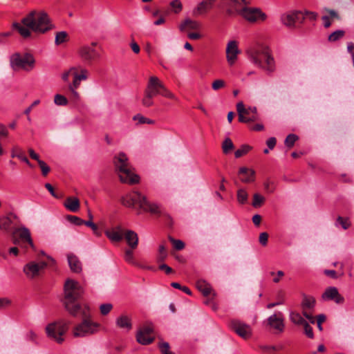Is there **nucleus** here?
Returning <instances> with one entry per match:
<instances>
[{
	"instance_id": "obj_1",
	"label": "nucleus",
	"mask_w": 354,
	"mask_h": 354,
	"mask_svg": "<svg viewBox=\"0 0 354 354\" xmlns=\"http://www.w3.org/2000/svg\"><path fill=\"white\" fill-rule=\"evenodd\" d=\"M23 26L14 23L13 28L24 38L30 37V30L39 33H44L51 29V25L47 14L44 12H30L21 20Z\"/></svg>"
},
{
	"instance_id": "obj_2",
	"label": "nucleus",
	"mask_w": 354,
	"mask_h": 354,
	"mask_svg": "<svg viewBox=\"0 0 354 354\" xmlns=\"http://www.w3.org/2000/svg\"><path fill=\"white\" fill-rule=\"evenodd\" d=\"M64 292L62 303L65 309L71 315L77 317L78 312L87 307L79 303L83 294L82 287L77 281L68 279L64 283Z\"/></svg>"
},
{
	"instance_id": "obj_3",
	"label": "nucleus",
	"mask_w": 354,
	"mask_h": 354,
	"mask_svg": "<svg viewBox=\"0 0 354 354\" xmlns=\"http://www.w3.org/2000/svg\"><path fill=\"white\" fill-rule=\"evenodd\" d=\"M115 171L123 183L133 185L139 182V176L133 172L129 158L123 152L115 156L113 160Z\"/></svg>"
},
{
	"instance_id": "obj_4",
	"label": "nucleus",
	"mask_w": 354,
	"mask_h": 354,
	"mask_svg": "<svg viewBox=\"0 0 354 354\" xmlns=\"http://www.w3.org/2000/svg\"><path fill=\"white\" fill-rule=\"evenodd\" d=\"M104 233L113 242H120L124 239L129 248L136 249L138 247V234L133 230L124 229L120 225H117L106 230Z\"/></svg>"
},
{
	"instance_id": "obj_5",
	"label": "nucleus",
	"mask_w": 354,
	"mask_h": 354,
	"mask_svg": "<svg viewBox=\"0 0 354 354\" xmlns=\"http://www.w3.org/2000/svg\"><path fill=\"white\" fill-rule=\"evenodd\" d=\"M77 317L82 318V322L73 328V333L75 337H86L97 333L100 325L91 320L88 307H84L80 310Z\"/></svg>"
},
{
	"instance_id": "obj_6",
	"label": "nucleus",
	"mask_w": 354,
	"mask_h": 354,
	"mask_svg": "<svg viewBox=\"0 0 354 354\" xmlns=\"http://www.w3.org/2000/svg\"><path fill=\"white\" fill-rule=\"evenodd\" d=\"M249 57L254 64L268 73H270L275 71V62L268 47H261L251 51Z\"/></svg>"
},
{
	"instance_id": "obj_7",
	"label": "nucleus",
	"mask_w": 354,
	"mask_h": 354,
	"mask_svg": "<svg viewBox=\"0 0 354 354\" xmlns=\"http://www.w3.org/2000/svg\"><path fill=\"white\" fill-rule=\"evenodd\" d=\"M120 202L127 207H135L137 205L138 206V214L140 213L141 210L151 213H153L155 211L153 206L148 201L146 196L138 192L126 194L121 197Z\"/></svg>"
},
{
	"instance_id": "obj_8",
	"label": "nucleus",
	"mask_w": 354,
	"mask_h": 354,
	"mask_svg": "<svg viewBox=\"0 0 354 354\" xmlns=\"http://www.w3.org/2000/svg\"><path fill=\"white\" fill-rule=\"evenodd\" d=\"M71 322L66 319H59L48 324L46 327L47 335L60 344L64 341L62 336L68 330Z\"/></svg>"
},
{
	"instance_id": "obj_9",
	"label": "nucleus",
	"mask_w": 354,
	"mask_h": 354,
	"mask_svg": "<svg viewBox=\"0 0 354 354\" xmlns=\"http://www.w3.org/2000/svg\"><path fill=\"white\" fill-rule=\"evenodd\" d=\"M34 62L33 57L28 53L21 55L19 53H15L10 58V67L14 71L20 69L28 71L33 67Z\"/></svg>"
},
{
	"instance_id": "obj_10",
	"label": "nucleus",
	"mask_w": 354,
	"mask_h": 354,
	"mask_svg": "<svg viewBox=\"0 0 354 354\" xmlns=\"http://www.w3.org/2000/svg\"><path fill=\"white\" fill-rule=\"evenodd\" d=\"M97 43L93 41L91 45H84L81 46L78 50V55L80 58L88 65L97 62L101 57V54L95 47Z\"/></svg>"
},
{
	"instance_id": "obj_11",
	"label": "nucleus",
	"mask_w": 354,
	"mask_h": 354,
	"mask_svg": "<svg viewBox=\"0 0 354 354\" xmlns=\"http://www.w3.org/2000/svg\"><path fill=\"white\" fill-rule=\"evenodd\" d=\"M49 263L46 261H40L37 263L35 261H30L25 265L24 272L26 275L30 279H34L40 275L41 271L46 268L48 265H52L55 263L54 259L50 257H47Z\"/></svg>"
},
{
	"instance_id": "obj_12",
	"label": "nucleus",
	"mask_w": 354,
	"mask_h": 354,
	"mask_svg": "<svg viewBox=\"0 0 354 354\" xmlns=\"http://www.w3.org/2000/svg\"><path fill=\"white\" fill-rule=\"evenodd\" d=\"M236 111L240 122L248 123L255 122L259 120L257 110L255 106L245 108L243 102H239L236 104Z\"/></svg>"
},
{
	"instance_id": "obj_13",
	"label": "nucleus",
	"mask_w": 354,
	"mask_h": 354,
	"mask_svg": "<svg viewBox=\"0 0 354 354\" xmlns=\"http://www.w3.org/2000/svg\"><path fill=\"white\" fill-rule=\"evenodd\" d=\"M246 21L254 23L257 21H264L266 15L260 9L255 8L244 7L239 14Z\"/></svg>"
},
{
	"instance_id": "obj_14",
	"label": "nucleus",
	"mask_w": 354,
	"mask_h": 354,
	"mask_svg": "<svg viewBox=\"0 0 354 354\" xmlns=\"http://www.w3.org/2000/svg\"><path fill=\"white\" fill-rule=\"evenodd\" d=\"M230 328L244 339H249L252 335L251 327L237 319H232L230 323Z\"/></svg>"
},
{
	"instance_id": "obj_15",
	"label": "nucleus",
	"mask_w": 354,
	"mask_h": 354,
	"mask_svg": "<svg viewBox=\"0 0 354 354\" xmlns=\"http://www.w3.org/2000/svg\"><path fill=\"white\" fill-rule=\"evenodd\" d=\"M281 20L286 26L294 28L297 23L301 24L303 22L304 16L302 12L295 11L283 15L281 17Z\"/></svg>"
},
{
	"instance_id": "obj_16",
	"label": "nucleus",
	"mask_w": 354,
	"mask_h": 354,
	"mask_svg": "<svg viewBox=\"0 0 354 354\" xmlns=\"http://www.w3.org/2000/svg\"><path fill=\"white\" fill-rule=\"evenodd\" d=\"M268 325L277 333H283L285 328L283 314L278 312L270 316L267 319Z\"/></svg>"
},
{
	"instance_id": "obj_17",
	"label": "nucleus",
	"mask_w": 354,
	"mask_h": 354,
	"mask_svg": "<svg viewBox=\"0 0 354 354\" xmlns=\"http://www.w3.org/2000/svg\"><path fill=\"white\" fill-rule=\"evenodd\" d=\"M155 95V77H150L147 88L145 91L142 99V104L145 107H149L153 104V97Z\"/></svg>"
},
{
	"instance_id": "obj_18",
	"label": "nucleus",
	"mask_w": 354,
	"mask_h": 354,
	"mask_svg": "<svg viewBox=\"0 0 354 354\" xmlns=\"http://www.w3.org/2000/svg\"><path fill=\"white\" fill-rule=\"evenodd\" d=\"M250 4V0H229L227 13L229 15H239L244 7Z\"/></svg>"
},
{
	"instance_id": "obj_19",
	"label": "nucleus",
	"mask_w": 354,
	"mask_h": 354,
	"mask_svg": "<svg viewBox=\"0 0 354 354\" xmlns=\"http://www.w3.org/2000/svg\"><path fill=\"white\" fill-rule=\"evenodd\" d=\"M153 333V328L151 327L139 329L136 335L137 341L143 345L151 344L154 339Z\"/></svg>"
},
{
	"instance_id": "obj_20",
	"label": "nucleus",
	"mask_w": 354,
	"mask_h": 354,
	"mask_svg": "<svg viewBox=\"0 0 354 354\" xmlns=\"http://www.w3.org/2000/svg\"><path fill=\"white\" fill-rule=\"evenodd\" d=\"M240 53L238 48V44L236 41L232 40L228 42L226 48V57L228 64L232 66L237 59V55Z\"/></svg>"
},
{
	"instance_id": "obj_21",
	"label": "nucleus",
	"mask_w": 354,
	"mask_h": 354,
	"mask_svg": "<svg viewBox=\"0 0 354 354\" xmlns=\"http://www.w3.org/2000/svg\"><path fill=\"white\" fill-rule=\"evenodd\" d=\"M13 232L16 233L19 239L21 241L22 244H24L26 246V245H29L32 248H34L35 245L30 236V232L28 228L25 227L16 228Z\"/></svg>"
},
{
	"instance_id": "obj_22",
	"label": "nucleus",
	"mask_w": 354,
	"mask_h": 354,
	"mask_svg": "<svg viewBox=\"0 0 354 354\" xmlns=\"http://www.w3.org/2000/svg\"><path fill=\"white\" fill-rule=\"evenodd\" d=\"M324 300H334L337 304L344 302V297H342L335 287H328L326 289L322 296Z\"/></svg>"
},
{
	"instance_id": "obj_23",
	"label": "nucleus",
	"mask_w": 354,
	"mask_h": 354,
	"mask_svg": "<svg viewBox=\"0 0 354 354\" xmlns=\"http://www.w3.org/2000/svg\"><path fill=\"white\" fill-rule=\"evenodd\" d=\"M239 174L243 175L241 180L244 183H250L255 180V171L254 169L242 167L239 170Z\"/></svg>"
},
{
	"instance_id": "obj_24",
	"label": "nucleus",
	"mask_w": 354,
	"mask_h": 354,
	"mask_svg": "<svg viewBox=\"0 0 354 354\" xmlns=\"http://www.w3.org/2000/svg\"><path fill=\"white\" fill-rule=\"evenodd\" d=\"M115 324L118 328L124 329L127 331L132 329L131 319L126 315L119 316L115 320Z\"/></svg>"
},
{
	"instance_id": "obj_25",
	"label": "nucleus",
	"mask_w": 354,
	"mask_h": 354,
	"mask_svg": "<svg viewBox=\"0 0 354 354\" xmlns=\"http://www.w3.org/2000/svg\"><path fill=\"white\" fill-rule=\"evenodd\" d=\"M64 206L72 212H77L80 207V203L76 197H68L64 202Z\"/></svg>"
},
{
	"instance_id": "obj_26",
	"label": "nucleus",
	"mask_w": 354,
	"mask_h": 354,
	"mask_svg": "<svg viewBox=\"0 0 354 354\" xmlns=\"http://www.w3.org/2000/svg\"><path fill=\"white\" fill-rule=\"evenodd\" d=\"M68 262L71 270L74 272H80L82 270L81 263L76 256L70 254L67 257Z\"/></svg>"
},
{
	"instance_id": "obj_27",
	"label": "nucleus",
	"mask_w": 354,
	"mask_h": 354,
	"mask_svg": "<svg viewBox=\"0 0 354 354\" xmlns=\"http://www.w3.org/2000/svg\"><path fill=\"white\" fill-rule=\"evenodd\" d=\"M15 216L12 214L0 218V230L8 232L11 229V225Z\"/></svg>"
},
{
	"instance_id": "obj_28",
	"label": "nucleus",
	"mask_w": 354,
	"mask_h": 354,
	"mask_svg": "<svg viewBox=\"0 0 354 354\" xmlns=\"http://www.w3.org/2000/svg\"><path fill=\"white\" fill-rule=\"evenodd\" d=\"M196 288L205 297L209 295L212 291L211 286L206 281L202 279L197 281Z\"/></svg>"
},
{
	"instance_id": "obj_29",
	"label": "nucleus",
	"mask_w": 354,
	"mask_h": 354,
	"mask_svg": "<svg viewBox=\"0 0 354 354\" xmlns=\"http://www.w3.org/2000/svg\"><path fill=\"white\" fill-rule=\"evenodd\" d=\"M133 250L134 249H131V248H128V249L125 250L124 255V258L125 261L127 262H128L129 263L133 264V265L136 266L138 267H140V268H145V267L142 264L137 262L134 259L133 252Z\"/></svg>"
},
{
	"instance_id": "obj_30",
	"label": "nucleus",
	"mask_w": 354,
	"mask_h": 354,
	"mask_svg": "<svg viewBox=\"0 0 354 354\" xmlns=\"http://www.w3.org/2000/svg\"><path fill=\"white\" fill-rule=\"evenodd\" d=\"M187 27L192 30H198L200 28L201 25L196 21L187 19L179 26V29L183 32Z\"/></svg>"
},
{
	"instance_id": "obj_31",
	"label": "nucleus",
	"mask_w": 354,
	"mask_h": 354,
	"mask_svg": "<svg viewBox=\"0 0 354 354\" xmlns=\"http://www.w3.org/2000/svg\"><path fill=\"white\" fill-rule=\"evenodd\" d=\"M156 94L161 95L169 98H174V95L164 87L161 82L156 77Z\"/></svg>"
},
{
	"instance_id": "obj_32",
	"label": "nucleus",
	"mask_w": 354,
	"mask_h": 354,
	"mask_svg": "<svg viewBox=\"0 0 354 354\" xmlns=\"http://www.w3.org/2000/svg\"><path fill=\"white\" fill-rule=\"evenodd\" d=\"M315 299L313 297H308V296H304L302 302H301V307L304 310H310L313 309L315 307Z\"/></svg>"
},
{
	"instance_id": "obj_33",
	"label": "nucleus",
	"mask_w": 354,
	"mask_h": 354,
	"mask_svg": "<svg viewBox=\"0 0 354 354\" xmlns=\"http://www.w3.org/2000/svg\"><path fill=\"white\" fill-rule=\"evenodd\" d=\"M212 8V3L208 2L207 0L201 1L194 10V14L200 15L205 12L207 10Z\"/></svg>"
},
{
	"instance_id": "obj_34",
	"label": "nucleus",
	"mask_w": 354,
	"mask_h": 354,
	"mask_svg": "<svg viewBox=\"0 0 354 354\" xmlns=\"http://www.w3.org/2000/svg\"><path fill=\"white\" fill-rule=\"evenodd\" d=\"M69 39L68 34L66 31L57 32L55 34V44L57 46L61 45Z\"/></svg>"
},
{
	"instance_id": "obj_35",
	"label": "nucleus",
	"mask_w": 354,
	"mask_h": 354,
	"mask_svg": "<svg viewBox=\"0 0 354 354\" xmlns=\"http://www.w3.org/2000/svg\"><path fill=\"white\" fill-rule=\"evenodd\" d=\"M290 319L292 323L297 325H304L306 321L301 317L299 313L291 312L290 313Z\"/></svg>"
},
{
	"instance_id": "obj_36",
	"label": "nucleus",
	"mask_w": 354,
	"mask_h": 354,
	"mask_svg": "<svg viewBox=\"0 0 354 354\" xmlns=\"http://www.w3.org/2000/svg\"><path fill=\"white\" fill-rule=\"evenodd\" d=\"M234 144L230 138H225L222 143V150L225 154L230 153L234 149Z\"/></svg>"
},
{
	"instance_id": "obj_37",
	"label": "nucleus",
	"mask_w": 354,
	"mask_h": 354,
	"mask_svg": "<svg viewBox=\"0 0 354 354\" xmlns=\"http://www.w3.org/2000/svg\"><path fill=\"white\" fill-rule=\"evenodd\" d=\"M158 346L161 354H175L171 351V348L168 342H159Z\"/></svg>"
},
{
	"instance_id": "obj_38",
	"label": "nucleus",
	"mask_w": 354,
	"mask_h": 354,
	"mask_svg": "<svg viewBox=\"0 0 354 354\" xmlns=\"http://www.w3.org/2000/svg\"><path fill=\"white\" fill-rule=\"evenodd\" d=\"M248 198V194L245 189H239L237 191V201L241 204H245L247 203Z\"/></svg>"
},
{
	"instance_id": "obj_39",
	"label": "nucleus",
	"mask_w": 354,
	"mask_h": 354,
	"mask_svg": "<svg viewBox=\"0 0 354 354\" xmlns=\"http://www.w3.org/2000/svg\"><path fill=\"white\" fill-rule=\"evenodd\" d=\"M345 35V32L342 30H337L333 32H332L328 36V41L331 42H334L342 39Z\"/></svg>"
},
{
	"instance_id": "obj_40",
	"label": "nucleus",
	"mask_w": 354,
	"mask_h": 354,
	"mask_svg": "<svg viewBox=\"0 0 354 354\" xmlns=\"http://www.w3.org/2000/svg\"><path fill=\"white\" fill-rule=\"evenodd\" d=\"M54 103L57 106H66L68 104V100L63 95L56 94L54 96Z\"/></svg>"
},
{
	"instance_id": "obj_41",
	"label": "nucleus",
	"mask_w": 354,
	"mask_h": 354,
	"mask_svg": "<svg viewBox=\"0 0 354 354\" xmlns=\"http://www.w3.org/2000/svg\"><path fill=\"white\" fill-rule=\"evenodd\" d=\"M298 140V136L295 134H289L285 139L284 144L288 147L291 148L294 146L295 142Z\"/></svg>"
},
{
	"instance_id": "obj_42",
	"label": "nucleus",
	"mask_w": 354,
	"mask_h": 354,
	"mask_svg": "<svg viewBox=\"0 0 354 354\" xmlns=\"http://www.w3.org/2000/svg\"><path fill=\"white\" fill-rule=\"evenodd\" d=\"M265 201V198L259 194H254L253 196L252 206L254 207H259L262 205Z\"/></svg>"
},
{
	"instance_id": "obj_43",
	"label": "nucleus",
	"mask_w": 354,
	"mask_h": 354,
	"mask_svg": "<svg viewBox=\"0 0 354 354\" xmlns=\"http://www.w3.org/2000/svg\"><path fill=\"white\" fill-rule=\"evenodd\" d=\"M251 149V147L247 145H243L241 146V147L239 149H237L234 152V156L236 158H239L243 155L246 154Z\"/></svg>"
},
{
	"instance_id": "obj_44",
	"label": "nucleus",
	"mask_w": 354,
	"mask_h": 354,
	"mask_svg": "<svg viewBox=\"0 0 354 354\" xmlns=\"http://www.w3.org/2000/svg\"><path fill=\"white\" fill-rule=\"evenodd\" d=\"M133 120L135 121H138V124H153L154 122L153 120L147 118L140 114H137L134 115L133 117Z\"/></svg>"
},
{
	"instance_id": "obj_45",
	"label": "nucleus",
	"mask_w": 354,
	"mask_h": 354,
	"mask_svg": "<svg viewBox=\"0 0 354 354\" xmlns=\"http://www.w3.org/2000/svg\"><path fill=\"white\" fill-rule=\"evenodd\" d=\"M225 86V82L224 80L218 79L214 80L212 84V88L214 91H218Z\"/></svg>"
},
{
	"instance_id": "obj_46",
	"label": "nucleus",
	"mask_w": 354,
	"mask_h": 354,
	"mask_svg": "<svg viewBox=\"0 0 354 354\" xmlns=\"http://www.w3.org/2000/svg\"><path fill=\"white\" fill-rule=\"evenodd\" d=\"M112 308H113V305L111 304H109V303L103 304L100 305V313L102 315H106L107 314H109L110 313V311L112 310Z\"/></svg>"
},
{
	"instance_id": "obj_47",
	"label": "nucleus",
	"mask_w": 354,
	"mask_h": 354,
	"mask_svg": "<svg viewBox=\"0 0 354 354\" xmlns=\"http://www.w3.org/2000/svg\"><path fill=\"white\" fill-rule=\"evenodd\" d=\"M170 6L175 13H179L183 8L181 2L179 0H174L170 3Z\"/></svg>"
},
{
	"instance_id": "obj_48",
	"label": "nucleus",
	"mask_w": 354,
	"mask_h": 354,
	"mask_svg": "<svg viewBox=\"0 0 354 354\" xmlns=\"http://www.w3.org/2000/svg\"><path fill=\"white\" fill-rule=\"evenodd\" d=\"M170 241L172 243L174 248L177 250H181L185 248V243L181 240L174 239L171 237L169 238Z\"/></svg>"
},
{
	"instance_id": "obj_49",
	"label": "nucleus",
	"mask_w": 354,
	"mask_h": 354,
	"mask_svg": "<svg viewBox=\"0 0 354 354\" xmlns=\"http://www.w3.org/2000/svg\"><path fill=\"white\" fill-rule=\"evenodd\" d=\"M76 90L77 89L68 87V96L72 101H77L80 99V93Z\"/></svg>"
},
{
	"instance_id": "obj_50",
	"label": "nucleus",
	"mask_w": 354,
	"mask_h": 354,
	"mask_svg": "<svg viewBox=\"0 0 354 354\" xmlns=\"http://www.w3.org/2000/svg\"><path fill=\"white\" fill-rule=\"evenodd\" d=\"M171 286L174 288H176V289H179V290H181L182 291H183L184 292H185L186 294L189 295H192V291L191 290L187 287V286H181L179 283H177V282H172L171 283Z\"/></svg>"
},
{
	"instance_id": "obj_51",
	"label": "nucleus",
	"mask_w": 354,
	"mask_h": 354,
	"mask_svg": "<svg viewBox=\"0 0 354 354\" xmlns=\"http://www.w3.org/2000/svg\"><path fill=\"white\" fill-rule=\"evenodd\" d=\"M37 162H38V165L41 170L42 175L46 176L49 173V171L50 170V167L43 160H40Z\"/></svg>"
},
{
	"instance_id": "obj_52",
	"label": "nucleus",
	"mask_w": 354,
	"mask_h": 354,
	"mask_svg": "<svg viewBox=\"0 0 354 354\" xmlns=\"http://www.w3.org/2000/svg\"><path fill=\"white\" fill-rule=\"evenodd\" d=\"M66 218L71 223H73L76 225H83V220L76 216L68 215L67 216Z\"/></svg>"
},
{
	"instance_id": "obj_53",
	"label": "nucleus",
	"mask_w": 354,
	"mask_h": 354,
	"mask_svg": "<svg viewBox=\"0 0 354 354\" xmlns=\"http://www.w3.org/2000/svg\"><path fill=\"white\" fill-rule=\"evenodd\" d=\"M303 326L304 328V333L306 335V336L310 339L313 338L314 334L312 327L308 324L307 322H305V324Z\"/></svg>"
},
{
	"instance_id": "obj_54",
	"label": "nucleus",
	"mask_w": 354,
	"mask_h": 354,
	"mask_svg": "<svg viewBox=\"0 0 354 354\" xmlns=\"http://www.w3.org/2000/svg\"><path fill=\"white\" fill-rule=\"evenodd\" d=\"M77 71V68L75 67H71L69 70L64 71L62 74V79L64 82H68L69 80L70 75L72 74V73Z\"/></svg>"
},
{
	"instance_id": "obj_55",
	"label": "nucleus",
	"mask_w": 354,
	"mask_h": 354,
	"mask_svg": "<svg viewBox=\"0 0 354 354\" xmlns=\"http://www.w3.org/2000/svg\"><path fill=\"white\" fill-rule=\"evenodd\" d=\"M27 338L28 339L35 344H38L39 342H38V336L32 330H30L29 331V333L27 334Z\"/></svg>"
},
{
	"instance_id": "obj_56",
	"label": "nucleus",
	"mask_w": 354,
	"mask_h": 354,
	"mask_svg": "<svg viewBox=\"0 0 354 354\" xmlns=\"http://www.w3.org/2000/svg\"><path fill=\"white\" fill-rule=\"evenodd\" d=\"M87 73L88 71L85 68L81 70V74H77L76 71H75L73 74L75 77H77L78 79L82 80H86L87 79Z\"/></svg>"
},
{
	"instance_id": "obj_57",
	"label": "nucleus",
	"mask_w": 354,
	"mask_h": 354,
	"mask_svg": "<svg viewBox=\"0 0 354 354\" xmlns=\"http://www.w3.org/2000/svg\"><path fill=\"white\" fill-rule=\"evenodd\" d=\"M268 233L266 232H262L259 235V243L265 246L267 245L268 243Z\"/></svg>"
},
{
	"instance_id": "obj_58",
	"label": "nucleus",
	"mask_w": 354,
	"mask_h": 354,
	"mask_svg": "<svg viewBox=\"0 0 354 354\" xmlns=\"http://www.w3.org/2000/svg\"><path fill=\"white\" fill-rule=\"evenodd\" d=\"M337 222L342 225L343 229L346 230L348 228L350 224L346 219L343 218L342 216H338Z\"/></svg>"
},
{
	"instance_id": "obj_59",
	"label": "nucleus",
	"mask_w": 354,
	"mask_h": 354,
	"mask_svg": "<svg viewBox=\"0 0 354 354\" xmlns=\"http://www.w3.org/2000/svg\"><path fill=\"white\" fill-rule=\"evenodd\" d=\"M12 241L15 245H21V247L26 248V246L24 244L21 243V241L19 239L16 233H14L13 232L12 233Z\"/></svg>"
},
{
	"instance_id": "obj_60",
	"label": "nucleus",
	"mask_w": 354,
	"mask_h": 354,
	"mask_svg": "<svg viewBox=\"0 0 354 354\" xmlns=\"http://www.w3.org/2000/svg\"><path fill=\"white\" fill-rule=\"evenodd\" d=\"M19 153L16 154V157L26 162L30 167H32L29 160L24 155V153L19 149Z\"/></svg>"
},
{
	"instance_id": "obj_61",
	"label": "nucleus",
	"mask_w": 354,
	"mask_h": 354,
	"mask_svg": "<svg viewBox=\"0 0 354 354\" xmlns=\"http://www.w3.org/2000/svg\"><path fill=\"white\" fill-rule=\"evenodd\" d=\"M277 140L274 137L268 138L266 141V145L270 149H273L276 145Z\"/></svg>"
},
{
	"instance_id": "obj_62",
	"label": "nucleus",
	"mask_w": 354,
	"mask_h": 354,
	"mask_svg": "<svg viewBox=\"0 0 354 354\" xmlns=\"http://www.w3.org/2000/svg\"><path fill=\"white\" fill-rule=\"evenodd\" d=\"M159 269L164 271L167 274H169L174 272L173 269L165 263L160 265Z\"/></svg>"
},
{
	"instance_id": "obj_63",
	"label": "nucleus",
	"mask_w": 354,
	"mask_h": 354,
	"mask_svg": "<svg viewBox=\"0 0 354 354\" xmlns=\"http://www.w3.org/2000/svg\"><path fill=\"white\" fill-rule=\"evenodd\" d=\"M11 304V300L8 298H0V309L4 308Z\"/></svg>"
},
{
	"instance_id": "obj_64",
	"label": "nucleus",
	"mask_w": 354,
	"mask_h": 354,
	"mask_svg": "<svg viewBox=\"0 0 354 354\" xmlns=\"http://www.w3.org/2000/svg\"><path fill=\"white\" fill-rule=\"evenodd\" d=\"M80 82L81 80L80 79L74 76L73 82L71 84H69L68 87L77 89L80 85Z\"/></svg>"
}]
</instances>
